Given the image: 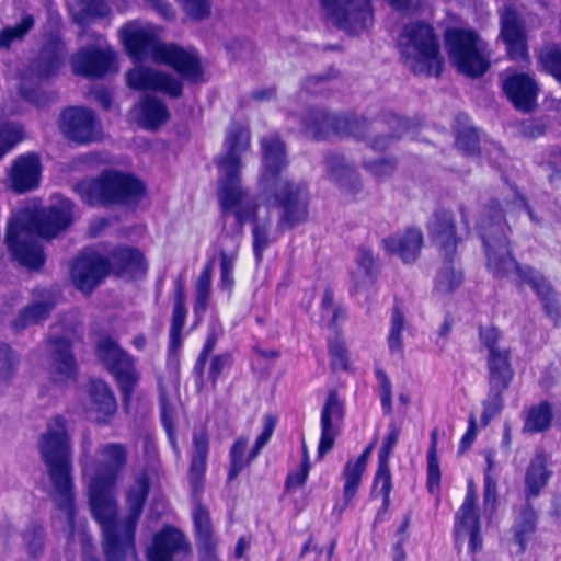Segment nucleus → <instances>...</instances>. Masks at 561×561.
<instances>
[{
    "mask_svg": "<svg viewBox=\"0 0 561 561\" xmlns=\"http://www.w3.org/2000/svg\"><path fill=\"white\" fill-rule=\"evenodd\" d=\"M196 548L199 561H219L215 537L196 540Z\"/></svg>",
    "mask_w": 561,
    "mask_h": 561,
    "instance_id": "nucleus-59",
    "label": "nucleus"
},
{
    "mask_svg": "<svg viewBox=\"0 0 561 561\" xmlns=\"http://www.w3.org/2000/svg\"><path fill=\"white\" fill-rule=\"evenodd\" d=\"M192 554V546L186 536L178 528L165 526L159 530L148 547V561H182Z\"/></svg>",
    "mask_w": 561,
    "mask_h": 561,
    "instance_id": "nucleus-21",
    "label": "nucleus"
},
{
    "mask_svg": "<svg viewBox=\"0 0 561 561\" xmlns=\"http://www.w3.org/2000/svg\"><path fill=\"white\" fill-rule=\"evenodd\" d=\"M42 165L36 153H26L15 159L9 172L11 188L16 193H25L39 184Z\"/></svg>",
    "mask_w": 561,
    "mask_h": 561,
    "instance_id": "nucleus-26",
    "label": "nucleus"
},
{
    "mask_svg": "<svg viewBox=\"0 0 561 561\" xmlns=\"http://www.w3.org/2000/svg\"><path fill=\"white\" fill-rule=\"evenodd\" d=\"M208 456V435L204 430L193 434V449L188 469V483L194 501L192 518L196 540L213 538V525L208 510L201 503V494L204 490L206 461Z\"/></svg>",
    "mask_w": 561,
    "mask_h": 561,
    "instance_id": "nucleus-12",
    "label": "nucleus"
},
{
    "mask_svg": "<svg viewBox=\"0 0 561 561\" xmlns=\"http://www.w3.org/2000/svg\"><path fill=\"white\" fill-rule=\"evenodd\" d=\"M60 128L71 140L80 144L95 141L100 138L99 124L89 110L72 107L61 115Z\"/></svg>",
    "mask_w": 561,
    "mask_h": 561,
    "instance_id": "nucleus-25",
    "label": "nucleus"
},
{
    "mask_svg": "<svg viewBox=\"0 0 561 561\" xmlns=\"http://www.w3.org/2000/svg\"><path fill=\"white\" fill-rule=\"evenodd\" d=\"M81 201L89 206L112 207L137 203L145 193L144 184L130 173L105 170L73 186Z\"/></svg>",
    "mask_w": 561,
    "mask_h": 561,
    "instance_id": "nucleus-8",
    "label": "nucleus"
},
{
    "mask_svg": "<svg viewBox=\"0 0 561 561\" xmlns=\"http://www.w3.org/2000/svg\"><path fill=\"white\" fill-rule=\"evenodd\" d=\"M480 337L488 348L489 385L492 389H507L513 369L510 364V348L502 343V334L494 327L480 330Z\"/></svg>",
    "mask_w": 561,
    "mask_h": 561,
    "instance_id": "nucleus-17",
    "label": "nucleus"
},
{
    "mask_svg": "<svg viewBox=\"0 0 561 561\" xmlns=\"http://www.w3.org/2000/svg\"><path fill=\"white\" fill-rule=\"evenodd\" d=\"M328 18L339 28L358 34L373 23L368 0H320Z\"/></svg>",
    "mask_w": 561,
    "mask_h": 561,
    "instance_id": "nucleus-15",
    "label": "nucleus"
},
{
    "mask_svg": "<svg viewBox=\"0 0 561 561\" xmlns=\"http://www.w3.org/2000/svg\"><path fill=\"white\" fill-rule=\"evenodd\" d=\"M185 293L184 286L179 280L175 285L174 307L172 312V321L170 328V340L173 348H176L181 342V333L185 323Z\"/></svg>",
    "mask_w": 561,
    "mask_h": 561,
    "instance_id": "nucleus-40",
    "label": "nucleus"
},
{
    "mask_svg": "<svg viewBox=\"0 0 561 561\" xmlns=\"http://www.w3.org/2000/svg\"><path fill=\"white\" fill-rule=\"evenodd\" d=\"M450 62L468 77L482 76L490 67V54L484 41L469 30L453 28L445 35Z\"/></svg>",
    "mask_w": 561,
    "mask_h": 561,
    "instance_id": "nucleus-11",
    "label": "nucleus"
},
{
    "mask_svg": "<svg viewBox=\"0 0 561 561\" xmlns=\"http://www.w3.org/2000/svg\"><path fill=\"white\" fill-rule=\"evenodd\" d=\"M551 477L548 459L543 453H537L527 466L525 473V494L527 499L536 497L546 488Z\"/></svg>",
    "mask_w": 561,
    "mask_h": 561,
    "instance_id": "nucleus-33",
    "label": "nucleus"
},
{
    "mask_svg": "<svg viewBox=\"0 0 561 561\" xmlns=\"http://www.w3.org/2000/svg\"><path fill=\"white\" fill-rule=\"evenodd\" d=\"M216 342H217V339L215 335H209L197 360H196V364H195V371L197 373V375L199 377H202L203 375V371H204V368H205V365H206V360L209 356V354L213 352L215 345H216Z\"/></svg>",
    "mask_w": 561,
    "mask_h": 561,
    "instance_id": "nucleus-61",
    "label": "nucleus"
},
{
    "mask_svg": "<svg viewBox=\"0 0 561 561\" xmlns=\"http://www.w3.org/2000/svg\"><path fill=\"white\" fill-rule=\"evenodd\" d=\"M127 83L136 90H153L171 98L182 94V83L171 75L149 67L138 66L129 70Z\"/></svg>",
    "mask_w": 561,
    "mask_h": 561,
    "instance_id": "nucleus-23",
    "label": "nucleus"
},
{
    "mask_svg": "<svg viewBox=\"0 0 561 561\" xmlns=\"http://www.w3.org/2000/svg\"><path fill=\"white\" fill-rule=\"evenodd\" d=\"M263 171L259 186L264 195L274 198L282 213L277 228L285 229L305 221L308 216L309 194L307 185L283 175L288 165L286 147L278 135L261 139Z\"/></svg>",
    "mask_w": 561,
    "mask_h": 561,
    "instance_id": "nucleus-4",
    "label": "nucleus"
},
{
    "mask_svg": "<svg viewBox=\"0 0 561 561\" xmlns=\"http://www.w3.org/2000/svg\"><path fill=\"white\" fill-rule=\"evenodd\" d=\"M540 58L547 71L561 82V49L554 45L546 47Z\"/></svg>",
    "mask_w": 561,
    "mask_h": 561,
    "instance_id": "nucleus-54",
    "label": "nucleus"
},
{
    "mask_svg": "<svg viewBox=\"0 0 561 561\" xmlns=\"http://www.w3.org/2000/svg\"><path fill=\"white\" fill-rule=\"evenodd\" d=\"M184 11L196 20L205 19L210 13V8L207 0H179Z\"/></svg>",
    "mask_w": 561,
    "mask_h": 561,
    "instance_id": "nucleus-58",
    "label": "nucleus"
},
{
    "mask_svg": "<svg viewBox=\"0 0 561 561\" xmlns=\"http://www.w3.org/2000/svg\"><path fill=\"white\" fill-rule=\"evenodd\" d=\"M42 461L46 467L50 483L49 497L55 506L66 515L69 537L73 536L75 493L71 477V437L66 420L53 416L41 434L37 443Z\"/></svg>",
    "mask_w": 561,
    "mask_h": 561,
    "instance_id": "nucleus-5",
    "label": "nucleus"
},
{
    "mask_svg": "<svg viewBox=\"0 0 561 561\" xmlns=\"http://www.w3.org/2000/svg\"><path fill=\"white\" fill-rule=\"evenodd\" d=\"M230 357L228 355H219L211 359L210 368H209V378L213 382V386L216 385L218 377L220 376L222 369L229 364Z\"/></svg>",
    "mask_w": 561,
    "mask_h": 561,
    "instance_id": "nucleus-62",
    "label": "nucleus"
},
{
    "mask_svg": "<svg viewBox=\"0 0 561 561\" xmlns=\"http://www.w3.org/2000/svg\"><path fill=\"white\" fill-rule=\"evenodd\" d=\"M35 20L33 15H24L20 22L0 30V49H9L11 45L22 42L33 30Z\"/></svg>",
    "mask_w": 561,
    "mask_h": 561,
    "instance_id": "nucleus-43",
    "label": "nucleus"
},
{
    "mask_svg": "<svg viewBox=\"0 0 561 561\" xmlns=\"http://www.w3.org/2000/svg\"><path fill=\"white\" fill-rule=\"evenodd\" d=\"M220 278L221 284L226 288H231L233 285V267L237 259V250L231 252H227L225 250H220Z\"/></svg>",
    "mask_w": 561,
    "mask_h": 561,
    "instance_id": "nucleus-55",
    "label": "nucleus"
},
{
    "mask_svg": "<svg viewBox=\"0 0 561 561\" xmlns=\"http://www.w3.org/2000/svg\"><path fill=\"white\" fill-rule=\"evenodd\" d=\"M119 37L128 56L137 61L150 59L170 66L187 79H196L199 76L197 57L175 44L161 42L160 30L152 24L128 22L119 30Z\"/></svg>",
    "mask_w": 561,
    "mask_h": 561,
    "instance_id": "nucleus-7",
    "label": "nucleus"
},
{
    "mask_svg": "<svg viewBox=\"0 0 561 561\" xmlns=\"http://www.w3.org/2000/svg\"><path fill=\"white\" fill-rule=\"evenodd\" d=\"M54 307L55 304L51 300L32 304L20 311L13 321V327L21 330L28 325L36 324L46 319Z\"/></svg>",
    "mask_w": 561,
    "mask_h": 561,
    "instance_id": "nucleus-42",
    "label": "nucleus"
},
{
    "mask_svg": "<svg viewBox=\"0 0 561 561\" xmlns=\"http://www.w3.org/2000/svg\"><path fill=\"white\" fill-rule=\"evenodd\" d=\"M329 353L331 355V367L333 370L348 369L347 351L341 335H334L329 339Z\"/></svg>",
    "mask_w": 561,
    "mask_h": 561,
    "instance_id": "nucleus-50",
    "label": "nucleus"
},
{
    "mask_svg": "<svg viewBox=\"0 0 561 561\" xmlns=\"http://www.w3.org/2000/svg\"><path fill=\"white\" fill-rule=\"evenodd\" d=\"M454 531L457 542L463 541L466 538L469 539L471 552L482 549L483 539L477 510V491L472 482L468 483L466 497L456 512Z\"/></svg>",
    "mask_w": 561,
    "mask_h": 561,
    "instance_id": "nucleus-20",
    "label": "nucleus"
},
{
    "mask_svg": "<svg viewBox=\"0 0 561 561\" xmlns=\"http://www.w3.org/2000/svg\"><path fill=\"white\" fill-rule=\"evenodd\" d=\"M22 139V129L14 124L0 125V159Z\"/></svg>",
    "mask_w": 561,
    "mask_h": 561,
    "instance_id": "nucleus-51",
    "label": "nucleus"
},
{
    "mask_svg": "<svg viewBox=\"0 0 561 561\" xmlns=\"http://www.w3.org/2000/svg\"><path fill=\"white\" fill-rule=\"evenodd\" d=\"M371 496H381L382 506H386V442H382L379 449V468L373 484Z\"/></svg>",
    "mask_w": 561,
    "mask_h": 561,
    "instance_id": "nucleus-53",
    "label": "nucleus"
},
{
    "mask_svg": "<svg viewBox=\"0 0 561 561\" xmlns=\"http://www.w3.org/2000/svg\"><path fill=\"white\" fill-rule=\"evenodd\" d=\"M59 325L53 328L47 343L50 347L49 370L54 381L66 382L76 377V362L70 350L71 342L79 337L80 330L76 325L64 335L57 336Z\"/></svg>",
    "mask_w": 561,
    "mask_h": 561,
    "instance_id": "nucleus-19",
    "label": "nucleus"
},
{
    "mask_svg": "<svg viewBox=\"0 0 561 561\" xmlns=\"http://www.w3.org/2000/svg\"><path fill=\"white\" fill-rule=\"evenodd\" d=\"M112 264L121 272L130 275H144L147 271V263L142 253L134 248H117L112 253Z\"/></svg>",
    "mask_w": 561,
    "mask_h": 561,
    "instance_id": "nucleus-39",
    "label": "nucleus"
},
{
    "mask_svg": "<svg viewBox=\"0 0 561 561\" xmlns=\"http://www.w3.org/2000/svg\"><path fill=\"white\" fill-rule=\"evenodd\" d=\"M502 214L493 206H490L478 225L479 233L483 242L486 265L496 276H518L523 282L529 284L543 301L547 313L557 318L559 306L552 299V289L546 278L533 268L522 270L511 256L505 234V227L502 221Z\"/></svg>",
    "mask_w": 561,
    "mask_h": 561,
    "instance_id": "nucleus-6",
    "label": "nucleus"
},
{
    "mask_svg": "<svg viewBox=\"0 0 561 561\" xmlns=\"http://www.w3.org/2000/svg\"><path fill=\"white\" fill-rule=\"evenodd\" d=\"M343 412L336 391L331 390L321 411V438L318 448L320 457L332 449L336 435L333 423L343 417Z\"/></svg>",
    "mask_w": 561,
    "mask_h": 561,
    "instance_id": "nucleus-30",
    "label": "nucleus"
},
{
    "mask_svg": "<svg viewBox=\"0 0 561 561\" xmlns=\"http://www.w3.org/2000/svg\"><path fill=\"white\" fill-rule=\"evenodd\" d=\"M19 357L12 347L5 343L0 344V383L9 382L15 375Z\"/></svg>",
    "mask_w": 561,
    "mask_h": 561,
    "instance_id": "nucleus-49",
    "label": "nucleus"
},
{
    "mask_svg": "<svg viewBox=\"0 0 561 561\" xmlns=\"http://www.w3.org/2000/svg\"><path fill=\"white\" fill-rule=\"evenodd\" d=\"M69 64L76 76L87 79H101L117 71L115 53L108 46L82 47L70 57Z\"/></svg>",
    "mask_w": 561,
    "mask_h": 561,
    "instance_id": "nucleus-18",
    "label": "nucleus"
},
{
    "mask_svg": "<svg viewBox=\"0 0 561 561\" xmlns=\"http://www.w3.org/2000/svg\"><path fill=\"white\" fill-rule=\"evenodd\" d=\"M505 389H492L490 387L489 394L483 401V412L481 415V422L483 425H488L491 419H493L502 409V393Z\"/></svg>",
    "mask_w": 561,
    "mask_h": 561,
    "instance_id": "nucleus-52",
    "label": "nucleus"
},
{
    "mask_svg": "<svg viewBox=\"0 0 561 561\" xmlns=\"http://www.w3.org/2000/svg\"><path fill=\"white\" fill-rule=\"evenodd\" d=\"M456 145L465 154L473 156L479 149V138L477 131L472 128L459 130L456 138Z\"/></svg>",
    "mask_w": 561,
    "mask_h": 561,
    "instance_id": "nucleus-56",
    "label": "nucleus"
},
{
    "mask_svg": "<svg viewBox=\"0 0 561 561\" xmlns=\"http://www.w3.org/2000/svg\"><path fill=\"white\" fill-rule=\"evenodd\" d=\"M91 440H82V455L79 463L82 474L89 482L116 485L128 461V449L121 443H106L98 447L95 457L90 455Z\"/></svg>",
    "mask_w": 561,
    "mask_h": 561,
    "instance_id": "nucleus-10",
    "label": "nucleus"
},
{
    "mask_svg": "<svg viewBox=\"0 0 561 561\" xmlns=\"http://www.w3.org/2000/svg\"><path fill=\"white\" fill-rule=\"evenodd\" d=\"M116 485L89 482L90 507L103 534L102 548L106 561H125L135 547V531L150 490L146 470L133 474L124 493L125 515L117 519V501L113 493Z\"/></svg>",
    "mask_w": 561,
    "mask_h": 561,
    "instance_id": "nucleus-2",
    "label": "nucleus"
},
{
    "mask_svg": "<svg viewBox=\"0 0 561 561\" xmlns=\"http://www.w3.org/2000/svg\"><path fill=\"white\" fill-rule=\"evenodd\" d=\"M422 245V232L417 229H408L392 239L390 251L396 253L404 263H409L416 260Z\"/></svg>",
    "mask_w": 561,
    "mask_h": 561,
    "instance_id": "nucleus-37",
    "label": "nucleus"
},
{
    "mask_svg": "<svg viewBox=\"0 0 561 561\" xmlns=\"http://www.w3.org/2000/svg\"><path fill=\"white\" fill-rule=\"evenodd\" d=\"M138 123L146 129L154 130L169 119L164 103L153 95H145L138 105Z\"/></svg>",
    "mask_w": 561,
    "mask_h": 561,
    "instance_id": "nucleus-35",
    "label": "nucleus"
},
{
    "mask_svg": "<svg viewBox=\"0 0 561 561\" xmlns=\"http://www.w3.org/2000/svg\"><path fill=\"white\" fill-rule=\"evenodd\" d=\"M264 421H265L264 428H263L262 433L259 435V437L256 438L255 445L252 448V450L249 455V458L247 460L243 458V453L248 445V438L240 437L233 444L231 451H230L231 466H230V471L228 474L229 480H233L241 472V470L259 455L261 449L264 447V445L271 438L272 433L275 427V423H276L275 419L271 415H267V416H265Z\"/></svg>",
    "mask_w": 561,
    "mask_h": 561,
    "instance_id": "nucleus-29",
    "label": "nucleus"
},
{
    "mask_svg": "<svg viewBox=\"0 0 561 561\" xmlns=\"http://www.w3.org/2000/svg\"><path fill=\"white\" fill-rule=\"evenodd\" d=\"M501 36L507 54L514 60H526L528 56L524 27L515 10L506 8L501 13Z\"/></svg>",
    "mask_w": 561,
    "mask_h": 561,
    "instance_id": "nucleus-27",
    "label": "nucleus"
},
{
    "mask_svg": "<svg viewBox=\"0 0 561 561\" xmlns=\"http://www.w3.org/2000/svg\"><path fill=\"white\" fill-rule=\"evenodd\" d=\"M536 513L529 507L525 506L519 512L513 527H512V545L516 547L515 553L522 554L526 550L527 541L536 529Z\"/></svg>",
    "mask_w": 561,
    "mask_h": 561,
    "instance_id": "nucleus-38",
    "label": "nucleus"
},
{
    "mask_svg": "<svg viewBox=\"0 0 561 561\" xmlns=\"http://www.w3.org/2000/svg\"><path fill=\"white\" fill-rule=\"evenodd\" d=\"M552 420V410L548 402H540L533 405L525 416L524 433H539L546 431Z\"/></svg>",
    "mask_w": 561,
    "mask_h": 561,
    "instance_id": "nucleus-41",
    "label": "nucleus"
},
{
    "mask_svg": "<svg viewBox=\"0 0 561 561\" xmlns=\"http://www.w3.org/2000/svg\"><path fill=\"white\" fill-rule=\"evenodd\" d=\"M82 9L73 14V21L85 26L90 18H105L111 13V8L104 0H79Z\"/></svg>",
    "mask_w": 561,
    "mask_h": 561,
    "instance_id": "nucleus-47",
    "label": "nucleus"
},
{
    "mask_svg": "<svg viewBox=\"0 0 561 561\" xmlns=\"http://www.w3.org/2000/svg\"><path fill=\"white\" fill-rule=\"evenodd\" d=\"M496 502V483L491 479L490 474H485L484 479V504L485 506L491 505L492 507Z\"/></svg>",
    "mask_w": 561,
    "mask_h": 561,
    "instance_id": "nucleus-63",
    "label": "nucleus"
},
{
    "mask_svg": "<svg viewBox=\"0 0 561 561\" xmlns=\"http://www.w3.org/2000/svg\"><path fill=\"white\" fill-rule=\"evenodd\" d=\"M111 263L95 251H84L71 267V279L82 293L90 294L107 275Z\"/></svg>",
    "mask_w": 561,
    "mask_h": 561,
    "instance_id": "nucleus-22",
    "label": "nucleus"
},
{
    "mask_svg": "<svg viewBox=\"0 0 561 561\" xmlns=\"http://www.w3.org/2000/svg\"><path fill=\"white\" fill-rule=\"evenodd\" d=\"M407 327L405 310L398 302L394 304L391 316V331L388 337V348L391 353L402 352L401 333Z\"/></svg>",
    "mask_w": 561,
    "mask_h": 561,
    "instance_id": "nucleus-46",
    "label": "nucleus"
},
{
    "mask_svg": "<svg viewBox=\"0 0 561 561\" xmlns=\"http://www.w3.org/2000/svg\"><path fill=\"white\" fill-rule=\"evenodd\" d=\"M399 46L414 73L428 77L440 73L443 59L437 38L430 25L424 23L405 25Z\"/></svg>",
    "mask_w": 561,
    "mask_h": 561,
    "instance_id": "nucleus-9",
    "label": "nucleus"
},
{
    "mask_svg": "<svg viewBox=\"0 0 561 561\" xmlns=\"http://www.w3.org/2000/svg\"><path fill=\"white\" fill-rule=\"evenodd\" d=\"M250 147V131L240 125H231L225 140V153L216 159L221 175L218 180V197L221 216L226 219L230 214L236 217L238 233L241 234L245 222H253V251L256 261L262 260L268 247L271 216L268 206L254 204L241 186V156Z\"/></svg>",
    "mask_w": 561,
    "mask_h": 561,
    "instance_id": "nucleus-1",
    "label": "nucleus"
},
{
    "mask_svg": "<svg viewBox=\"0 0 561 561\" xmlns=\"http://www.w3.org/2000/svg\"><path fill=\"white\" fill-rule=\"evenodd\" d=\"M73 206L71 201L56 197L48 207L24 208L15 213L4 239L12 260L28 270H39L45 263V254L34 234L51 239L66 230L73 219Z\"/></svg>",
    "mask_w": 561,
    "mask_h": 561,
    "instance_id": "nucleus-3",
    "label": "nucleus"
},
{
    "mask_svg": "<svg viewBox=\"0 0 561 561\" xmlns=\"http://www.w3.org/2000/svg\"><path fill=\"white\" fill-rule=\"evenodd\" d=\"M28 552L36 558L43 550L44 531L39 526L27 528L23 535Z\"/></svg>",
    "mask_w": 561,
    "mask_h": 561,
    "instance_id": "nucleus-57",
    "label": "nucleus"
},
{
    "mask_svg": "<svg viewBox=\"0 0 561 561\" xmlns=\"http://www.w3.org/2000/svg\"><path fill=\"white\" fill-rule=\"evenodd\" d=\"M376 439H374L362 453V455L356 460H348L345 465L343 471L344 479V506L341 508L344 510L355 496V493L359 486L362 476L366 469V465L368 458L371 455V451L375 447Z\"/></svg>",
    "mask_w": 561,
    "mask_h": 561,
    "instance_id": "nucleus-32",
    "label": "nucleus"
},
{
    "mask_svg": "<svg viewBox=\"0 0 561 561\" xmlns=\"http://www.w3.org/2000/svg\"><path fill=\"white\" fill-rule=\"evenodd\" d=\"M65 46L58 42L47 43L30 66L31 72L37 79H48L60 69L65 58Z\"/></svg>",
    "mask_w": 561,
    "mask_h": 561,
    "instance_id": "nucleus-31",
    "label": "nucleus"
},
{
    "mask_svg": "<svg viewBox=\"0 0 561 561\" xmlns=\"http://www.w3.org/2000/svg\"><path fill=\"white\" fill-rule=\"evenodd\" d=\"M301 133L314 140H324L331 136L348 137L358 135L364 122L358 115L334 114L323 107H309L301 117Z\"/></svg>",
    "mask_w": 561,
    "mask_h": 561,
    "instance_id": "nucleus-14",
    "label": "nucleus"
},
{
    "mask_svg": "<svg viewBox=\"0 0 561 561\" xmlns=\"http://www.w3.org/2000/svg\"><path fill=\"white\" fill-rule=\"evenodd\" d=\"M503 90L517 110L529 112L537 98L535 81L524 73H512L503 80Z\"/></svg>",
    "mask_w": 561,
    "mask_h": 561,
    "instance_id": "nucleus-28",
    "label": "nucleus"
},
{
    "mask_svg": "<svg viewBox=\"0 0 561 561\" xmlns=\"http://www.w3.org/2000/svg\"><path fill=\"white\" fill-rule=\"evenodd\" d=\"M213 262H208L196 282L195 309L205 310L211 290Z\"/></svg>",
    "mask_w": 561,
    "mask_h": 561,
    "instance_id": "nucleus-48",
    "label": "nucleus"
},
{
    "mask_svg": "<svg viewBox=\"0 0 561 561\" xmlns=\"http://www.w3.org/2000/svg\"><path fill=\"white\" fill-rule=\"evenodd\" d=\"M96 355L105 367L115 376L119 383L124 399L131 394L138 380L134 367V359L111 337H103L98 342Z\"/></svg>",
    "mask_w": 561,
    "mask_h": 561,
    "instance_id": "nucleus-16",
    "label": "nucleus"
},
{
    "mask_svg": "<svg viewBox=\"0 0 561 561\" xmlns=\"http://www.w3.org/2000/svg\"><path fill=\"white\" fill-rule=\"evenodd\" d=\"M329 178L342 188L354 187L357 182V172L351 162L337 153L325 157Z\"/></svg>",
    "mask_w": 561,
    "mask_h": 561,
    "instance_id": "nucleus-36",
    "label": "nucleus"
},
{
    "mask_svg": "<svg viewBox=\"0 0 561 561\" xmlns=\"http://www.w3.org/2000/svg\"><path fill=\"white\" fill-rule=\"evenodd\" d=\"M146 2L165 20H171L175 15L172 7L162 0H146Z\"/></svg>",
    "mask_w": 561,
    "mask_h": 561,
    "instance_id": "nucleus-64",
    "label": "nucleus"
},
{
    "mask_svg": "<svg viewBox=\"0 0 561 561\" xmlns=\"http://www.w3.org/2000/svg\"><path fill=\"white\" fill-rule=\"evenodd\" d=\"M323 319L328 320V325L333 331L334 335H341L339 322L346 319V310L341 305H337L331 309Z\"/></svg>",
    "mask_w": 561,
    "mask_h": 561,
    "instance_id": "nucleus-60",
    "label": "nucleus"
},
{
    "mask_svg": "<svg viewBox=\"0 0 561 561\" xmlns=\"http://www.w3.org/2000/svg\"><path fill=\"white\" fill-rule=\"evenodd\" d=\"M376 262L369 250H363L358 259V270L352 274L354 289L359 290L375 280Z\"/></svg>",
    "mask_w": 561,
    "mask_h": 561,
    "instance_id": "nucleus-44",
    "label": "nucleus"
},
{
    "mask_svg": "<svg viewBox=\"0 0 561 561\" xmlns=\"http://www.w3.org/2000/svg\"><path fill=\"white\" fill-rule=\"evenodd\" d=\"M438 431L431 432V445L427 451V486L431 493L438 491L440 485V469L437 457Z\"/></svg>",
    "mask_w": 561,
    "mask_h": 561,
    "instance_id": "nucleus-45",
    "label": "nucleus"
},
{
    "mask_svg": "<svg viewBox=\"0 0 561 561\" xmlns=\"http://www.w3.org/2000/svg\"><path fill=\"white\" fill-rule=\"evenodd\" d=\"M90 410L96 414L98 422H105L116 412V400L110 387L102 380H93L89 385Z\"/></svg>",
    "mask_w": 561,
    "mask_h": 561,
    "instance_id": "nucleus-34",
    "label": "nucleus"
},
{
    "mask_svg": "<svg viewBox=\"0 0 561 561\" xmlns=\"http://www.w3.org/2000/svg\"><path fill=\"white\" fill-rule=\"evenodd\" d=\"M430 233L433 242L447 260L439 270L435 288L439 294L447 295L460 286L462 274L450 264L456 253L458 238L455 233L453 215L447 210L437 211L430 221Z\"/></svg>",
    "mask_w": 561,
    "mask_h": 561,
    "instance_id": "nucleus-13",
    "label": "nucleus"
},
{
    "mask_svg": "<svg viewBox=\"0 0 561 561\" xmlns=\"http://www.w3.org/2000/svg\"><path fill=\"white\" fill-rule=\"evenodd\" d=\"M364 122L358 135H348L360 139L364 142L363 167L376 178H382L386 168V137L381 133H376L373 125L363 116Z\"/></svg>",
    "mask_w": 561,
    "mask_h": 561,
    "instance_id": "nucleus-24",
    "label": "nucleus"
}]
</instances>
